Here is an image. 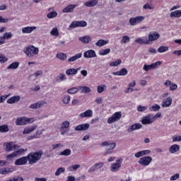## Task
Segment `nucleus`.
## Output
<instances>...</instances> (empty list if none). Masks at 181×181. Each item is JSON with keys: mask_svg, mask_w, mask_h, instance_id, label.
I'll return each mask as SVG.
<instances>
[{"mask_svg": "<svg viewBox=\"0 0 181 181\" xmlns=\"http://www.w3.org/2000/svg\"><path fill=\"white\" fill-rule=\"evenodd\" d=\"M43 156V151H39L37 152H31L28 154L27 158L29 162V165H33L37 163L38 160L42 159V156Z\"/></svg>", "mask_w": 181, "mask_h": 181, "instance_id": "nucleus-1", "label": "nucleus"}, {"mask_svg": "<svg viewBox=\"0 0 181 181\" xmlns=\"http://www.w3.org/2000/svg\"><path fill=\"white\" fill-rule=\"evenodd\" d=\"M23 52L28 57H33V56L39 54V48L33 45H29L23 50Z\"/></svg>", "mask_w": 181, "mask_h": 181, "instance_id": "nucleus-2", "label": "nucleus"}, {"mask_svg": "<svg viewBox=\"0 0 181 181\" xmlns=\"http://www.w3.org/2000/svg\"><path fill=\"white\" fill-rule=\"evenodd\" d=\"M30 122H35V119L33 117L28 118L26 117H22L17 118L16 120V125H28V124H30Z\"/></svg>", "mask_w": 181, "mask_h": 181, "instance_id": "nucleus-3", "label": "nucleus"}, {"mask_svg": "<svg viewBox=\"0 0 181 181\" xmlns=\"http://www.w3.org/2000/svg\"><path fill=\"white\" fill-rule=\"evenodd\" d=\"M122 117V112H116L112 115V117L107 119V124H114V122H117V121H119Z\"/></svg>", "mask_w": 181, "mask_h": 181, "instance_id": "nucleus-4", "label": "nucleus"}, {"mask_svg": "<svg viewBox=\"0 0 181 181\" xmlns=\"http://www.w3.org/2000/svg\"><path fill=\"white\" fill-rule=\"evenodd\" d=\"M143 21H145V17L144 16H139L130 18L129 22L131 26H136L138 23H141Z\"/></svg>", "mask_w": 181, "mask_h": 181, "instance_id": "nucleus-5", "label": "nucleus"}, {"mask_svg": "<svg viewBox=\"0 0 181 181\" xmlns=\"http://www.w3.org/2000/svg\"><path fill=\"white\" fill-rule=\"evenodd\" d=\"M86 26H87V22L84 21H73L70 25H69V28L71 29H76V28H86Z\"/></svg>", "mask_w": 181, "mask_h": 181, "instance_id": "nucleus-6", "label": "nucleus"}, {"mask_svg": "<svg viewBox=\"0 0 181 181\" xmlns=\"http://www.w3.org/2000/svg\"><path fill=\"white\" fill-rule=\"evenodd\" d=\"M153 158L151 156H144L139 159L138 161L141 166H149L152 162Z\"/></svg>", "mask_w": 181, "mask_h": 181, "instance_id": "nucleus-7", "label": "nucleus"}, {"mask_svg": "<svg viewBox=\"0 0 181 181\" xmlns=\"http://www.w3.org/2000/svg\"><path fill=\"white\" fill-rule=\"evenodd\" d=\"M153 119L152 117V114H148L141 119V124L143 125H151V124H153Z\"/></svg>", "mask_w": 181, "mask_h": 181, "instance_id": "nucleus-8", "label": "nucleus"}, {"mask_svg": "<svg viewBox=\"0 0 181 181\" xmlns=\"http://www.w3.org/2000/svg\"><path fill=\"white\" fill-rule=\"evenodd\" d=\"M160 64H162V62L160 61H157L156 62L150 65L144 64L143 70H144V71H149V70H153V69H156V67H158V66H160Z\"/></svg>", "mask_w": 181, "mask_h": 181, "instance_id": "nucleus-9", "label": "nucleus"}, {"mask_svg": "<svg viewBox=\"0 0 181 181\" xmlns=\"http://www.w3.org/2000/svg\"><path fill=\"white\" fill-rule=\"evenodd\" d=\"M122 160H124L122 158H119L116 160V163H112L110 168L111 172H118V170H119V168H121Z\"/></svg>", "mask_w": 181, "mask_h": 181, "instance_id": "nucleus-10", "label": "nucleus"}, {"mask_svg": "<svg viewBox=\"0 0 181 181\" xmlns=\"http://www.w3.org/2000/svg\"><path fill=\"white\" fill-rule=\"evenodd\" d=\"M159 37H160V34H159V33H150L148 35V40H147V42H148V45H150L151 42H155V40H158Z\"/></svg>", "mask_w": 181, "mask_h": 181, "instance_id": "nucleus-11", "label": "nucleus"}, {"mask_svg": "<svg viewBox=\"0 0 181 181\" xmlns=\"http://www.w3.org/2000/svg\"><path fill=\"white\" fill-rule=\"evenodd\" d=\"M77 6H78L77 4H69L64 9H62V12L63 13H71L74 11V9H76Z\"/></svg>", "mask_w": 181, "mask_h": 181, "instance_id": "nucleus-12", "label": "nucleus"}, {"mask_svg": "<svg viewBox=\"0 0 181 181\" xmlns=\"http://www.w3.org/2000/svg\"><path fill=\"white\" fill-rule=\"evenodd\" d=\"M83 57L85 59H93L94 57H97V54H95V50L89 49L83 53Z\"/></svg>", "mask_w": 181, "mask_h": 181, "instance_id": "nucleus-13", "label": "nucleus"}, {"mask_svg": "<svg viewBox=\"0 0 181 181\" xmlns=\"http://www.w3.org/2000/svg\"><path fill=\"white\" fill-rule=\"evenodd\" d=\"M141 128H142V124L141 123H135L129 127V128L127 129V132H129V134H131V132H134V131L141 129Z\"/></svg>", "mask_w": 181, "mask_h": 181, "instance_id": "nucleus-14", "label": "nucleus"}, {"mask_svg": "<svg viewBox=\"0 0 181 181\" xmlns=\"http://www.w3.org/2000/svg\"><path fill=\"white\" fill-rule=\"evenodd\" d=\"M28 156H23L15 161V165L16 166H22L23 165H26L28 163Z\"/></svg>", "mask_w": 181, "mask_h": 181, "instance_id": "nucleus-15", "label": "nucleus"}, {"mask_svg": "<svg viewBox=\"0 0 181 181\" xmlns=\"http://www.w3.org/2000/svg\"><path fill=\"white\" fill-rule=\"evenodd\" d=\"M173 100L172 98H167L165 100H163L161 103L162 108H168L172 105Z\"/></svg>", "mask_w": 181, "mask_h": 181, "instance_id": "nucleus-16", "label": "nucleus"}, {"mask_svg": "<svg viewBox=\"0 0 181 181\" xmlns=\"http://www.w3.org/2000/svg\"><path fill=\"white\" fill-rule=\"evenodd\" d=\"M23 152H25V149L21 148L20 150L15 151L11 154H8V156H6V158L7 159H12L13 158L18 156V155H21V153H23Z\"/></svg>", "mask_w": 181, "mask_h": 181, "instance_id": "nucleus-17", "label": "nucleus"}, {"mask_svg": "<svg viewBox=\"0 0 181 181\" xmlns=\"http://www.w3.org/2000/svg\"><path fill=\"white\" fill-rule=\"evenodd\" d=\"M90 128V124H79L75 127V131H87Z\"/></svg>", "mask_w": 181, "mask_h": 181, "instance_id": "nucleus-18", "label": "nucleus"}, {"mask_svg": "<svg viewBox=\"0 0 181 181\" xmlns=\"http://www.w3.org/2000/svg\"><path fill=\"white\" fill-rule=\"evenodd\" d=\"M79 117L81 118H91V117H93V110H87L86 111L81 113Z\"/></svg>", "mask_w": 181, "mask_h": 181, "instance_id": "nucleus-19", "label": "nucleus"}, {"mask_svg": "<svg viewBox=\"0 0 181 181\" xmlns=\"http://www.w3.org/2000/svg\"><path fill=\"white\" fill-rule=\"evenodd\" d=\"M12 172H15V169L13 168H0V175H8L9 173H12Z\"/></svg>", "mask_w": 181, "mask_h": 181, "instance_id": "nucleus-20", "label": "nucleus"}, {"mask_svg": "<svg viewBox=\"0 0 181 181\" xmlns=\"http://www.w3.org/2000/svg\"><path fill=\"white\" fill-rule=\"evenodd\" d=\"M46 104V102L42 101V102H37L33 104H31L30 105V108L32 110H37V108H41V107H43Z\"/></svg>", "mask_w": 181, "mask_h": 181, "instance_id": "nucleus-21", "label": "nucleus"}, {"mask_svg": "<svg viewBox=\"0 0 181 181\" xmlns=\"http://www.w3.org/2000/svg\"><path fill=\"white\" fill-rule=\"evenodd\" d=\"M21 100V96L15 95L7 100V104H15V103H18Z\"/></svg>", "mask_w": 181, "mask_h": 181, "instance_id": "nucleus-22", "label": "nucleus"}, {"mask_svg": "<svg viewBox=\"0 0 181 181\" xmlns=\"http://www.w3.org/2000/svg\"><path fill=\"white\" fill-rule=\"evenodd\" d=\"M151 153V150L141 151L134 154L135 158H141V156H145V155H149Z\"/></svg>", "mask_w": 181, "mask_h": 181, "instance_id": "nucleus-23", "label": "nucleus"}, {"mask_svg": "<svg viewBox=\"0 0 181 181\" xmlns=\"http://www.w3.org/2000/svg\"><path fill=\"white\" fill-rule=\"evenodd\" d=\"M98 4V0H89L84 3L85 6H87L88 8H94L95 5Z\"/></svg>", "mask_w": 181, "mask_h": 181, "instance_id": "nucleus-24", "label": "nucleus"}, {"mask_svg": "<svg viewBox=\"0 0 181 181\" xmlns=\"http://www.w3.org/2000/svg\"><path fill=\"white\" fill-rule=\"evenodd\" d=\"M179 151H180V146L177 144H174L169 148L170 153H176V152H179Z\"/></svg>", "mask_w": 181, "mask_h": 181, "instance_id": "nucleus-25", "label": "nucleus"}, {"mask_svg": "<svg viewBox=\"0 0 181 181\" xmlns=\"http://www.w3.org/2000/svg\"><path fill=\"white\" fill-rule=\"evenodd\" d=\"M112 74L114 76H127V74H128V70L125 68H122L119 71L113 72Z\"/></svg>", "mask_w": 181, "mask_h": 181, "instance_id": "nucleus-26", "label": "nucleus"}, {"mask_svg": "<svg viewBox=\"0 0 181 181\" xmlns=\"http://www.w3.org/2000/svg\"><path fill=\"white\" fill-rule=\"evenodd\" d=\"M16 149V146L13 145L12 143H6V152H12V151H15Z\"/></svg>", "mask_w": 181, "mask_h": 181, "instance_id": "nucleus-27", "label": "nucleus"}, {"mask_svg": "<svg viewBox=\"0 0 181 181\" xmlns=\"http://www.w3.org/2000/svg\"><path fill=\"white\" fill-rule=\"evenodd\" d=\"M102 146H109L107 149H115V146H117L116 143H109L108 141H104L102 143Z\"/></svg>", "mask_w": 181, "mask_h": 181, "instance_id": "nucleus-28", "label": "nucleus"}, {"mask_svg": "<svg viewBox=\"0 0 181 181\" xmlns=\"http://www.w3.org/2000/svg\"><path fill=\"white\" fill-rule=\"evenodd\" d=\"M82 56H83L82 53H78V54H75L74 56L70 57L68 59V62L69 63H73V62H76V60H78V59H81Z\"/></svg>", "mask_w": 181, "mask_h": 181, "instance_id": "nucleus-29", "label": "nucleus"}, {"mask_svg": "<svg viewBox=\"0 0 181 181\" xmlns=\"http://www.w3.org/2000/svg\"><path fill=\"white\" fill-rule=\"evenodd\" d=\"M81 90V86L73 87L67 90L68 94H77L78 91Z\"/></svg>", "mask_w": 181, "mask_h": 181, "instance_id": "nucleus-30", "label": "nucleus"}, {"mask_svg": "<svg viewBox=\"0 0 181 181\" xmlns=\"http://www.w3.org/2000/svg\"><path fill=\"white\" fill-rule=\"evenodd\" d=\"M79 40L82 42V43H85L87 45L91 42V37L88 35L80 37Z\"/></svg>", "mask_w": 181, "mask_h": 181, "instance_id": "nucleus-31", "label": "nucleus"}, {"mask_svg": "<svg viewBox=\"0 0 181 181\" xmlns=\"http://www.w3.org/2000/svg\"><path fill=\"white\" fill-rule=\"evenodd\" d=\"M19 62H14L7 66V70H16L19 67Z\"/></svg>", "mask_w": 181, "mask_h": 181, "instance_id": "nucleus-32", "label": "nucleus"}, {"mask_svg": "<svg viewBox=\"0 0 181 181\" xmlns=\"http://www.w3.org/2000/svg\"><path fill=\"white\" fill-rule=\"evenodd\" d=\"M36 30V27H25L22 28V33H32L33 30Z\"/></svg>", "mask_w": 181, "mask_h": 181, "instance_id": "nucleus-33", "label": "nucleus"}, {"mask_svg": "<svg viewBox=\"0 0 181 181\" xmlns=\"http://www.w3.org/2000/svg\"><path fill=\"white\" fill-rule=\"evenodd\" d=\"M36 128H37V126L36 125L28 127L23 130V135H26V134H30V132H33Z\"/></svg>", "mask_w": 181, "mask_h": 181, "instance_id": "nucleus-34", "label": "nucleus"}, {"mask_svg": "<svg viewBox=\"0 0 181 181\" xmlns=\"http://www.w3.org/2000/svg\"><path fill=\"white\" fill-rule=\"evenodd\" d=\"M170 18H181V10L172 11L170 14Z\"/></svg>", "mask_w": 181, "mask_h": 181, "instance_id": "nucleus-35", "label": "nucleus"}, {"mask_svg": "<svg viewBox=\"0 0 181 181\" xmlns=\"http://www.w3.org/2000/svg\"><path fill=\"white\" fill-rule=\"evenodd\" d=\"M66 74L67 76H76L77 74V69L74 68H71L66 70Z\"/></svg>", "mask_w": 181, "mask_h": 181, "instance_id": "nucleus-36", "label": "nucleus"}, {"mask_svg": "<svg viewBox=\"0 0 181 181\" xmlns=\"http://www.w3.org/2000/svg\"><path fill=\"white\" fill-rule=\"evenodd\" d=\"M0 132L1 134H6V132H9V126L8 124H3L0 126Z\"/></svg>", "mask_w": 181, "mask_h": 181, "instance_id": "nucleus-37", "label": "nucleus"}, {"mask_svg": "<svg viewBox=\"0 0 181 181\" xmlns=\"http://www.w3.org/2000/svg\"><path fill=\"white\" fill-rule=\"evenodd\" d=\"M108 40H99L96 43L95 46H98V47H103V46H105V45H107Z\"/></svg>", "mask_w": 181, "mask_h": 181, "instance_id": "nucleus-38", "label": "nucleus"}, {"mask_svg": "<svg viewBox=\"0 0 181 181\" xmlns=\"http://www.w3.org/2000/svg\"><path fill=\"white\" fill-rule=\"evenodd\" d=\"M135 42L139 45H149V41L142 40L141 37L136 38Z\"/></svg>", "mask_w": 181, "mask_h": 181, "instance_id": "nucleus-39", "label": "nucleus"}, {"mask_svg": "<svg viewBox=\"0 0 181 181\" xmlns=\"http://www.w3.org/2000/svg\"><path fill=\"white\" fill-rule=\"evenodd\" d=\"M61 156H70L71 155V150L66 148L59 153Z\"/></svg>", "mask_w": 181, "mask_h": 181, "instance_id": "nucleus-40", "label": "nucleus"}, {"mask_svg": "<svg viewBox=\"0 0 181 181\" xmlns=\"http://www.w3.org/2000/svg\"><path fill=\"white\" fill-rule=\"evenodd\" d=\"M168 50H169V47L160 46L158 48L157 52H158V53H165V52H168Z\"/></svg>", "mask_w": 181, "mask_h": 181, "instance_id": "nucleus-41", "label": "nucleus"}, {"mask_svg": "<svg viewBox=\"0 0 181 181\" xmlns=\"http://www.w3.org/2000/svg\"><path fill=\"white\" fill-rule=\"evenodd\" d=\"M111 52V49L110 48L102 49L99 51L100 56H105Z\"/></svg>", "mask_w": 181, "mask_h": 181, "instance_id": "nucleus-42", "label": "nucleus"}, {"mask_svg": "<svg viewBox=\"0 0 181 181\" xmlns=\"http://www.w3.org/2000/svg\"><path fill=\"white\" fill-rule=\"evenodd\" d=\"M122 63V60L121 59H117V61L112 62L110 63V67H117V66H119Z\"/></svg>", "mask_w": 181, "mask_h": 181, "instance_id": "nucleus-43", "label": "nucleus"}, {"mask_svg": "<svg viewBox=\"0 0 181 181\" xmlns=\"http://www.w3.org/2000/svg\"><path fill=\"white\" fill-rule=\"evenodd\" d=\"M56 16H57V11H52L47 14V18H48V19H54Z\"/></svg>", "mask_w": 181, "mask_h": 181, "instance_id": "nucleus-44", "label": "nucleus"}, {"mask_svg": "<svg viewBox=\"0 0 181 181\" xmlns=\"http://www.w3.org/2000/svg\"><path fill=\"white\" fill-rule=\"evenodd\" d=\"M78 168H80V165H78V164L74 165L69 166L68 168V170H69V172H76V170H77V169H78Z\"/></svg>", "mask_w": 181, "mask_h": 181, "instance_id": "nucleus-45", "label": "nucleus"}, {"mask_svg": "<svg viewBox=\"0 0 181 181\" xmlns=\"http://www.w3.org/2000/svg\"><path fill=\"white\" fill-rule=\"evenodd\" d=\"M65 171L66 168L63 167L59 168L55 172V176H60V175H62V173H64Z\"/></svg>", "mask_w": 181, "mask_h": 181, "instance_id": "nucleus-46", "label": "nucleus"}, {"mask_svg": "<svg viewBox=\"0 0 181 181\" xmlns=\"http://www.w3.org/2000/svg\"><path fill=\"white\" fill-rule=\"evenodd\" d=\"M131 38L128 35H124L122 37L121 43H129Z\"/></svg>", "mask_w": 181, "mask_h": 181, "instance_id": "nucleus-47", "label": "nucleus"}, {"mask_svg": "<svg viewBox=\"0 0 181 181\" xmlns=\"http://www.w3.org/2000/svg\"><path fill=\"white\" fill-rule=\"evenodd\" d=\"M62 103L64 104H69V103H70V95H64L62 98Z\"/></svg>", "mask_w": 181, "mask_h": 181, "instance_id": "nucleus-48", "label": "nucleus"}, {"mask_svg": "<svg viewBox=\"0 0 181 181\" xmlns=\"http://www.w3.org/2000/svg\"><path fill=\"white\" fill-rule=\"evenodd\" d=\"M57 59H60V60H66L67 59V55L65 53H59L57 54Z\"/></svg>", "mask_w": 181, "mask_h": 181, "instance_id": "nucleus-49", "label": "nucleus"}, {"mask_svg": "<svg viewBox=\"0 0 181 181\" xmlns=\"http://www.w3.org/2000/svg\"><path fill=\"white\" fill-rule=\"evenodd\" d=\"M91 89L88 86H81V93H90Z\"/></svg>", "mask_w": 181, "mask_h": 181, "instance_id": "nucleus-50", "label": "nucleus"}, {"mask_svg": "<svg viewBox=\"0 0 181 181\" xmlns=\"http://www.w3.org/2000/svg\"><path fill=\"white\" fill-rule=\"evenodd\" d=\"M160 110V106L159 105H155L149 107L150 111H159Z\"/></svg>", "mask_w": 181, "mask_h": 181, "instance_id": "nucleus-51", "label": "nucleus"}, {"mask_svg": "<svg viewBox=\"0 0 181 181\" xmlns=\"http://www.w3.org/2000/svg\"><path fill=\"white\" fill-rule=\"evenodd\" d=\"M50 35L52 36H59V30H57V28H54L52 30L50 31Z\"/></svg>", "mask_w": 181, "mask_h": 181, "instance_id": "nucleus-52", "label": "nucleus"}, {"mask_svg": "<svg viewBox=\"0 0 181 181\" xmlns=\"http://www.w3.org/2000/svg\"><path fill=\"white\" fill-rule=\"evenodd\" d=\"M70 127V122L64 121L61 126V130L64 129V128H69Z\"/></svg>", "mask_w": 181, "mask_h": 181, "instance_id": "nucleus-53", "label": "nucleus"}, {"mask_svg": "<svg viewBox=\"0 0 181 181\" xmlns=\"http://www.w3.org/2000/svg\"><path fill=\"white\" fill-rule=\"evenodd\" d=\"M8 61V57H5V55L0 54V63L4 64L6 63Z\"/></svg>", "mask_w": 181, "mask_h": 181, "instance_id": "nucleus-54", "label": "nucleus"}, {"mask_svg": "<svg viewBox=\"0 0 181 181\" xmlns=\"http://www.w3.org/2000/svg\"><path fill=\"white\" fill-rule=\"evenodd\" d=\"M146 110H148L146 106L139 105L137 107V111H139V112H144V111H146Z\"/></svg>", "mask_w": 181, "mask_h": 181, "instance_id": "nucleus-55", "label": "nucleus"}, {"mask_svg": "<svg viewBox=\"0 0 181 181\" xmlns=\"http://www.w3.org/2000/svg\"><path fill=\"white\" fill-rule=\"evenodd\" d=\"M3 37H4V40L6 39L7 40H9L12 37V33H6L4 34Z\"/></svg>", "mask_w": 181, "mask_h": 181, "instance_id": "nucleus-56", "label": "nucleus"}, {"mask_svg": "<svg viewBox=\"0 0 181 181\" xmlns=\"http://www.w3.org/2000/svg\"><path fill=\"white\" fill-rule=\"evenodd\" d=\"M67 80V77H66V75L64 74H61L59 75V78L57 79V81H64Z\"/></svg>", "mask_w": 181, "mask_h": 181, "instance_id": "nucleus-57", "label": "nucleus"}, {"mask_svg": "<svg viewBox=\"0 0 181 181\" xmlns=\"http://www.w3.org/2000/svg\"><path fill=\"white\" fill-rule=\"evenodd\" d=\"M11 181H23L25 180L23 179V177L18 175L16 177H13V179H11Z\"/></svg>", "mask_w": 181, "mask_h": 181, "instance_id": "nucleus-58", "label": "nucleus"}, {"mask_svg": "<svg viewBox=\"0 0 181 181\" xmlns=\"http://www.w3.org/2000/svg\"><path fill=\"white\" fill-rule=\"evenodd\" d=\"M94 166H95V169H101V168H103V166H104V163H103V162L96 163L94 164Z\"/></svg>", "mask_w": 181, "mask_h": 181, "instance_id": "nucleus-59", "label": "nucleus"}, {"mask_svg": "<svg viewBox=\"0 0 181 181\" xmlns=\"http://www.w3.org/2000/svg\"><path fill=\"white\" fill-rule=\"evenodd\" d=\"M104 87H105V85L98 86L97 91L99 94L104 92Z\"/></svg>", "mask_w": 181, "mask_h": 181, "instance_id": "nucleus-60", "label": "nucleus"}, {"mask_svg": "<svg viewBox=\"0 0 181 181\" xmlns=\"http://www.w3.org/2000/svg\"><path fill=\"white\" fill-rule=\"evenodd\" d=\"M144 9H150V11H153V9H155V7L149 5V4H146L143 6Z\"/></svg>", "mask_w": 181, "mask_h": 181, "instance_id": "nucleus-61", "label": "nucleus"}, {"mask_svg": "<svg viewBox=\"0 0 181 181\" xmlns=\"http://www.w3.org/2000/svg\"><path fill=\"white\" fill-rule=\"evenodd\" d=\"M181 136H173V142H180Z\"/></svg>", "mask_w": 181, "mask_h": 181, "instance_id": "nucleus-62", "label": "nucleus"}, {"mask_svg": "<svg viewBox=\"0 0 181 181\" xmlns=\"http://www.w3.org/2000/svg\"><path fill=\"white\" fill-rule=\"evenodd\" d=\"M180 177V175L179 174H175L170 177V180L173 181V180H177Z\"/></svg>", "mask_w": 181, "mask_h": 181, "instance_id": "nucleus-63", "label": "nucleus"}, {"mask_svg": "<svg viewBox=\"0 0 181 181\" xmlns=\"http://www.w3.org/2000/svg\"><path fill=\"white\" fill-rule=\"evenodd\" d=\"M35 77H39V76H43V71L40 70V71H37L35 74H34Z\"/></svg>", "mask_w": 181, "mask_h": 181, "instance_id": "nucleus-64", "label": "nucleus"}]
</instances>
